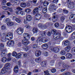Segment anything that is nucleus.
Listing matches in <instances>:
<instances>
[{
  "label": "nucleus",
  "instance_id": "44",
  "mask_svg": "<svg viewBox=\"0 0 75 75\" xmlns=\"http://www.w3.org/2000/svg\"><path fill=\"white\" fill-rule=\"evenodd\" d=\"M23 54V58H26L27 56V54L26 53L23 52L22 53Z\"/></svg>",
  "mask_w": 75,
  "mask_h": 75
},
{
  "label": "nucleus",
  "instance_id": "26",
  "mask_svg": "<svg viewBox=\"0 0 75 75\" xmlns=\"http://www.w3.org/2000/svg\"><path fill=\"white\" fill-rule=\"evenodd\" d=\"M21 57V53H18L16 54L15 58L18 59H19Z\"/></svg>",
  "mask_w": 75,
  "mask_h": 75
},
{
  "label": "nucleus",
  "instance_id": "4",
  "mask_svg": "<svg viewBox=\"0 0 75 75\" xmlns=\"http://www.w3.org/2000/svg\"><path fill=\"white\" fill-rule=\"evenodd\" d=\"M7 37H10L9 38L10 40H12V38H13V33H8L6 35V38H5V37H2L1 38V41L2 42H6V40H10L9 38H7Z\"/></svg>",
  "mask_w": 75,
  "mask_h": 75
},
{
  "label": "nucleus",
  "instance_id": "9",
  "mask_svg": "<svg viewBox=\"0 0 75 75\" xmlns=\"http://www.w3.org/2000/svg\"><path fill=\"white\" fill-rule=\"evenodd\" d=\"M15 44V42L13 40H10L7 42V45L9 47H13Z\"/></svg>",
  "mask_w": 75,
  "mask_h": 75
},
{
  "label": "nucleus",
  "instance_id": "53",
  "mask_svg": "<svg viewBox=\"0 0 75 75\" xmlns=\"http://www.w3.org/2000/svg\"><path fill=\"white\" fill-rule=\"evenodd\" d=\"M63 12L65 14H67L68 13V11L67 10H65V9H63Z\"/></svg>",
  "mask_w": 75,
  "mask_h": 75
},
{
  "label": "nucleus",
  "instance_id": "42",
  "mask_svg": "<svg viewBox=\"0 0 75 75\" xmlns=\"http://www.w3.org/2000/svg\"><path fill=\"white\" fill-rule=\"evenodd\" d=\"M47 7H45L43 9V13H47Z\"/></svg>",
  "mask_w": 75,
  "mask_h": 75
},
{
  "label": "nucleus",
  "instance_id": "58",
  "mask_svg": "<svg viewBox=\"0 0 75 75\" xmlns=\"http://www.w3.org/2000/svg\"><path fill=\"white\" fill-rule=\"evenodd\" d=\"M6 26H5L4 25H3L1 26V29L2 30H6Z\"/></svg>",
  "mask_w": 75,
  "mask_h": 75
},
{
  "label": "nucleus",
  "instance_id": "17",
  "mask_svg": "<svg viewBox=\"0 0 75 75\" xmlns=\"http://www.w3.org/2000/svg\"><path fill=\"white\" fill-rule=\"evenodd\" d=\"M41 54V51L40 50H37L35 52V56L38 57L40 56Z\"/></svg>",
  "mask_w": 75,
  "mask_h": 75
},
{
  "label": "nucleus",
  "instance_id": "57",
  "mask_svg": "<svg viewBox=\"0 0 75 75\" xmlns=\"http://www.w3.org/2000/svg\"><path fill=\"white\" fill-rule=\"evenodd\" d=\"M64 75H71V73L69 72H67L66 73H64Z\"/></svg>",
  "mask_w": 75,
  "mask_h": 75
},
{
  "label": "nucleus",
  "instance_id": "25",
  "mask_svg": "<svg viewBox=\"0 0 75 75\" xmlns=\"http://www.w3.org/2000/svg\"><path fill=\"white\" fill-rule=\"evenodd\" d=\"M63 67L64 68H65L66 69H68L69 68V66L67 65V64H64L63 65Z\"/></svg>",
  "mask_w": 75,
  "mask_h": 75
},
{
  "label": "nucleus",
  "instance_id": "2",
  "mask_svg": "<svg viewBox=\"0 0 75 75\" xmlns=\"http://www.w3.org/2000/svg\"><path fill=\"white\" fill-rule=\"evenodd\" d=\"M75 30V25L71 24V25H67L64 31L68 33H70L74 31Z\"/></svg>",
  "mask_w": 75,
  "mask_h": 75
},
{
  "label": "nucleus",
  "instance_id": "1",
  "mask_svg": "<svg viewBox=\"0 0 75 75\" xmlns=\"http://www.w3.org/2000/svg\"><path fill=\"white\" fill-rule=\"evenodd\" d=\"M23 36L25 39H23L22 42L24 45H28V44H30V42L28 41V39H27L26 38H27L28 39H30V35L27 33H25L23 34Z\"/></svg>",
  "mask_w": 75,
  "mask_h": 75
},
{
  "label": "nucleus",
  "instance_id": "33",
  "mask_svg": "<svg viewBox=\"0 0 75 75\" xmlns=\"http://www.w3.org/2000/svg\"><path fill=\"white\" fill-rule=\"evenodd\" d=\"M25 13H30L31 11V10L30 8L25 9Z\"/></svg>",
  "mask_w": 75,
  "mask_h": 75
},
{
  "label": "nucleus",
  "instance_id": "40",
  "mask_svg": "<svg viewBox=\"0 0 75 75\" xmlns=\"http://www.w3.org/2000/svg\"><path fill=\"white\" fill-rule=\"evenodd\" d=\"M71 52L72 54H75V47H73L71 49Z\"/></svg>",
  "mask_w": 75,
  "mask_h": 75
},
{
  "label": "nucleus",
  "instance_id": "15",
  "mask_svg": "<svg viewBox=\"0 0 75 75\" xmlns=\"http://www.w3.org/2000/svg\"><path fill=\"white\" fill-rule=\"evenodd\" d=\"M11 64L10 63H6L4 65V68H5V69H7V70H8L10 69V67Z\"/></svg>",
  "mask_w": 75,
  "mask_h": 75
},
{
  "label": "nucleus",
  "instance_id": "41",
  "mask_svg": "<svg viewBox=\"0 0 75 75\" xmlns=\"http://www.w3.org/2000/svg\"><path fill=\"white\" fill-rule=\"evenodd\" d=\"M54 26L56 28H58L59 27V23H56L54 24Z\"/></svg>",
  "mask_w": 75,
  "mask_h": 75
},
{
  "label": "nucleus",
  "instance_id": "52",
  "mask_svg": "<svg viewBox=\"0 0 75 75\" xmlns=\"http://www.w3.org/2000/svg\"><path fill=\"white\" fill-rule=\"evenodd\" d=\"M44 55L45 57H47V56L48 55V53L47 52H44Z\"/></svg>",
  "mask_w": 75,
  "mask_h": 75
},
{
  "label": "nucleus",
  "instance_id": "12",
  "mask_svg": "<svg viewBox=\"0 0 75 75\" xmlns=\"http://www.w3.org/2000/svg\"><path fill=\"white\" fill-rule=\"evenodd\" d=\"M17 33L19 35L22 34L23 33V29L21 28H19L17 30Z\"/></svg>",
  "mask_w": 75,
  "mask_h": 75
},
{
  "label": "nucleus",
  "instance_id": "34",
  "mask_svg": "<svg viewBox=\"0 0 75 75\" xmlns=\"http://www.w3.org/2000/svg\"><path fill=\"white\" fill-rule=\"evenodd\" d=\"M56 32H57V30L55 29H52L51 30V33L52 34H56Z\"/></svg>",
  "mask_w": 75,
  "mask_h": 75
},
{
  "label": "nucleus",
  "instance_id": "21",
  "mask_svg": "<svg viewBox=\"0 0 75 75\" xmlns=\"http://www.w3.org/2000/svg\"><path fill=\"white\" fill-rule=\"evenodd\" d=\"M66 57L67 58H69V59H72V55L71 54L68 53L66 55Z\"/></svg>",
  "mask_w": 75,
  "mask_h": 75
},
{
  "label": "nucleus",
  "instance_id": "29",
  "mask_svg": "<svg viewBox=\"0 0 75 75\" xmlns=\"http://www.w3.org/2000/svg\"><path fill=\"white\" fill-rule=\"evenodd\" d=\"M40 33L42 37H44L47 34V33L45 31L41 32Z\"/></svg>",
  "mask_w": 75,
  "mask_h": 75
},
{
  "label": "nucleus",
  "instance_id": "14",
  "mask_svg": "<svg viewBox=\"0 0 75 75\" xmlns=\"http://www.w3.org/2000/svg\"><path fill=\"white\" fill-rule=\"evenodd\" d=\"M61 33H57L55 34V35H54V38L55 39V36H57L56 37H55V38L56 40H58V39H60L61 37Z\"/></svg>",
  "mask_w": 75,
  "mask_h": 75
},
{
  "label": "nucleus",
  "instance_id": "62",
  "mask_svg": "<svg viewBox=\"0 0 75 75\" xmlns=\"http://www.w3.org/2000/svg\"><path fill=\"white\" fill-rule=\"evenodd\" d=\"M18 10L17 11L15 12V13L16 14H20V12Z\"/></svg>",
  "mask_w": 75,
  "mask_h": 75
},
{
  "label": "nucleus",
  "instance_id": "7",
  "mask_svg": "<svg viewBox=\"0 0 75 75\" xmlns=\"http://www.w3.org/2000/svg\"><path fill=\"white\" fill-rule=\"evenodd\" d=\"M49 49L51 51H53L54 52H58V51H59V49L58 48H56V47H53L51 45V44L50 43H49Z\"/></svg>",
  "mask_w": 75,
  "mask_h": 75
},
{
  "label": "nucleus",
  "instance_id": "16",
  "mask_svg": "<svg viewBox=\"0 0 75 75\" xmlns=\"http://www.w3.org/2000/svg\"><path fill=\"white\" fill-rule=\"evenodd\" d=\"M8 70H7L4 67L1 70V73L3 74H4L6 73H8Z\"/></svg>",
  "mask_w": 75,
  "mask_h": 75
},
{
  "label": "nucleus",
  "instance_id": "31",
  "mask_svg": "<svg viewBox=\"0 0 75 75\" xmlns=\"http://www.w3.org/2000/svg\"><path fill=\"white\" fill-rule=\"evenodd\" d=\"M35 61L36 62L39 63L41 61V59L40 58H36L35 59Z\"/></svg>",
  "mask_w": 75,
  "mask_h": 75
},
{
  "label": "nucleus",
  "instance_id": "3",
  "mask_svg": "<svg viewBox=\"0 0 75 75\" xmlns=\"http://www.w3.org/2000/svg\"><path fill=\"white\" fill-rule=\"evenodd\" d=\"M39 8H36L34 9L33 11L34 14H36L35 18L36 20H39L41 19V15L39 13Z\"/></svg>",
  "mask_w": 75,
  "mask_h": 75
},
{
  "label": "nucleus",
  "instance_id": "47",
  "mask_svg": "<svg viewBox=\"0 0 75 75\" xmlns=\"http://www.w3.org/2000/svg\"><path fill=\"white\" fill-rule=\"evenodd\" d=\"M20 14H21L22 16H24L25 15V13L24 11H21L20 12Z\"/></svg>",
  "mask_w": 75,
  "mask_h": 75
},
{
  "label": "nucleus",
  "instance_id": "56",
  "mask_svg": "<svg viewBox=\"0 0 75 75\" xmlns=\"http://www.w3.org/2000/svg\"><path fill=\"white\" fill-rule=\"evenodd\" d=\"M10 19L8 18H7L5 20V22H6L7 23H10Z\"/></svg>",
  "mask_w": 75,
  "mask_h": 75
},
{
  "label": "nucleus",
  "instance_id": "49",
  "mask_svg": "<svg viewBox=\"0 0 75 75\" xmlns=\"http://www.w3.org/2000/svg\"><path fill=\"white\" fill-rule=\"evenodd\" d=\"M60 53L61 55H65V52L64 50H63L60 52Z\"/></svg>",
  "mask_w": 75,
  "mask_h": 75
},
{
  "label": "nucleus",
  "instance_id": "20",
  "mask_svg": "<svg viewBox=\"0 0 75 75\" xmlns=\"http://www.w3.org/2000/svg\"><path fill=\"white\" fill-rule=\"evenodd\" d=\"M71 37L70 38L71 40H74L75 39V32H73L71 34Z\"/></svg>",
  "mask_w": 75,
  "mask_h": 75
},
{
  "label": "nucleus",
  "instance_id": "39",
  "mask_svg": "<svg viewBox=\"0 0 75 75\" xmlns=\"http://www.w3.org/2000/svg\"><path fill=\"white\" fill-rule=\"evenodd\" d=\"M23 48L24 51H28L29 49H28V47H24V46H23Z\"/></svg>",
  "mask_w": 75,
  "mask_h": 75
},
{
  "label": "nucleus",
  "instance_id": "5",
  "mask_svg": "<svg viewBox=\"0 0 75 75\" xmlns=\"http://www.w3.org/2000/svg\"><path fill=\"white\" fill-rule=\"evenodd\" d=\"M37 41V42H42L45 43V42H47V39H46V38L44 37H42L41 36L38 39Z\"/></svg>",
  "mask_w": 75,
  "mask_h": 75
},
{
  "label": "nucleus",
  "instance_id": "50",
  "mask_svg": "<svg viewBox=\"0 0 75 75\" xmlns=\"http://www.w3.org/2000/svg\"><path fill=\"white\" fill-rule=\"evenodd\" d=\"M56 69H52L51 70V72H52V73H55V72L56 71Z\"/></svg>",
  "mask_w": 75,
  "mask_h": 75
},
{
  "label": "nucleus",
  "instance_id": "63",
  "mask_svg": "<svg viewBox=\"0 0 75 75\" xmlns=\"http://www.w3.org/2000/svg\"><path fill=\"white\" fill-rule=\"evenodd\" d=\"M6 1L5 0H4L2 3L4 5L6 4Z\"/></svg>",
  "mask_w": 75,
  "mask_h": 75
},
{
  "label": "nucleus",
  "instance_id": "36",
  "mask_svg": "<svg viewBox=\"0 0 75 75\" xmlns=\"http://www.w3.org/2000/svg\"><path fill=\"white\" fill-rule=\"evenodd\" d=\"M38 25L39 28H43V27L45 28V27L46 26H44L42 25V24L40 23Z\"/></svg>",
  "mask_w": 75,
  "mask_h": 75
},
{
  "label": "nucleus",
  "instance_id": "22",
  "mask_svg": "<svg viewBox=\"0 0 75 75\" xmlns=\"http://www.w3.org/2000/svg\"><path fill=\"white\" fill-rule=\"evenodd\" d=\"M26 4L24 2L20 4V6L22 8H25L26 7Z\"/></svg>",
  "mask_w": 75,
  "mask_h": 75
},
{
  "label": "nucleus",
  "instance_id": "24",
  "mask_svg": "<svg viewBox=\"0 0 75 75\" xmlns=\"http://www.w3.org/2000/svg\"><path fill=\"white\" fill-rule=\"evenodd\" d=\"M1 61L2 62L5 63L7 61V58L4 57L2 58L1 59Z\"/></svg>",
  "mask_w": 75,
  "mask_h": 75
},
{
  "label": "nucleus",
  "instance_id": "11",
  "mask_svg": "<svg viewBox=\"0 0 75 75\" xmlns=\"http://www.w3.org/2000/svg\"><path fill=\"white\" fill-rule=\"evenodd\" d=\"M69 19L70 20L73 21V23H75V14H73L71 15L69 17Z\"/></svg>",
  "mask_w": 75,
  "mask_h": 75
},
{
  "label": "nucleus",
  "instance_id": "64",
  "mask_svg": "<svg viewBox=\"0 0 75 75\" xmlns=\"http://www.w3.org/2000/svg\"><path fill=\"white\" fill-rule=\"evenodd\" d=\"M58 1V0H54L53 1V3H57Z\"/></svg>",
  "mask_w": 75,
  "mask_h": 75
},
{
  "label": "nucleus",
  "instance_id": "10",
  "mask_svg": "<svg viewBox=\"0 0 75 75\" xmlns=\"http://www.w3.org/2000/svg\"><path fill=\"white\" fill-rule=\"evenodd\" d=\"M56 13H54L52 15L53 17H52V21L53 22H57L58 20V19L57 18V15H56Z\"/></svg>",
  "mask_w": 75,
  "mask_h": 75
},
{
  "label": "nucleus",
  "instance_id": "30",
  "mask_svg": "<svg viewBox=\"0 0 75 75\" xmlns=\"http://www.w3.org/2000/svg\"><path fill=\"white\" fill-rule=\"evenodd\" d=\"M41 65L42 67H45L46 66V62H42Z\"/></svg>",
  "mask_w": 75,
  "mask_h": 75
},
{
  "label": "nucleus",
  "instance_id": "46",
  "mask_svg": "<svg viewBox=\"0 0 75 75\" xmlns=\"http://www.w3.org/2000/svg\"><path fill=\"white\" fill-rule=\"evenodd\" d=\"M44 3L43 5L44 6H45V7L47 6L48 5V4H49V3H48V2H45Z\"/></svg>",
  "mask_w": 75,
  "mask_h": 75
},
{
  "label": "nucleus",
  "instance_id": "38",
  "mask_svg": "<svg viewBox=\"0 0 75 75\" xmlns=\"http://www.w3.org/2000/svg\"><path fill=\"white\" fill-rule=\"evenodd\" d=\"M21 19L18 18H17L16 19V21L18 23H21Z\"/></svg>",
  "mask_w": 75,
  "mask_h": 75
},
{
  "label": "nucleus",
  "instance_id": "43",
  "mask_svg": "<svg viewBox=\"0 0 75 75\" xmlns=\"http://www.w3.org/2000/svg\"><path fill=\"white\" fill-rule=\"evenodd\" d=\"M17 54V52H12V55L13 57H16Z\"/></svg>",
  "mask_w": 75,
  "mask_h": 75
},
{
  "label": "nucleus",
  "instance_id": "13",
  "mask_svg": "<svg viewBox=\"0 0 75 75\" xmlns=\"http://www.w3.org/2000/svg\"><path fill=\"white\" fill-rule=\"evenodd\" d=\"M64 20L65 18L64 17H62L60 19L61 21L62 22V23L60 24V26L61 27H65L64 23H63Z\"/></svg>",
  "mask_w": 75,
  "mask_h": 75
},
{
  "label": "nucleus",
  "instance_id": "59",
  "mask_svg": "<svg viewBox=\"0 0 75 75\" xmlns=\"http://www.w3.org/2000/svg\"><path fill=\"white\" fill-rule=\"evenodd\" d=\"M37 2V0H33V1H32L30 3L32 4V3H35Z\"/></svg>",
  "mask_w": 75,
  "mask_h": 75
},
{
  "label": "nucleus",
  "instance_id": "54",
  "mask_svg": "<svg viewBox=\"0 0 75 75\" xmlns=\"http://www.w3.org/2000/svg\"><path fill=\"white\" fill-rule=\"evenodd\" d=\"M16 9L19 11H21L23 10V9L20 7H18Z\"/></svg>",
  "mask_w": 75,
  "mask_h": 75
},
{
  "label": "nucleus",
  "instance_id": "8",
  "mask_svg": "<svg viewBox=\"0 0 75 75\" xmlns=\"http://www.w3.org/2000/svg\"><path fill=\"white\" fill-rule=\"evenodd\" d=\"M56 6L55 5H50L48 8V10L50 11V13H52V11H54L53 10H56Z\"/></svg>",
  "mask_w": 75,
  "mask_h": 75
},
{
  "label": "nucleus",
  "instance_id": "37",
  "mask_svg": "<svg viewBox=\"0 0 75 75\" xmlns=\"http://www.w3.org/2000/svg\"><path fill=\"white\" fill-rule=\"evenodd\" d=\"M33 32L34 33H37L38 32V29L36 28H34L33 30Z\"/></svg>",
  "mask_w": 75,
  "mask_h": 75
},
{
  "label": "nucleus",
  "instance_id": "51",
  "mask_svg": "<svg viewBox=\"0 0 75 75\" xmlns=\"http://www.w3.org/2000/svg\"><path fill=\"white\" fill-rule=\"evenodd\" d=\"M38 47V45L37 44H35L33 45L32 47V48H33V49H35V48H36V47Z\"/></svg>",
  "mask_w": 75,
  "mask_h": 75
},
{
  "label": "nucleus",
  "instance_id": "23",
  "mask_svg": "<svg viewBox=\"0 0 75 75\" xmlns=\"http://www.w3.org/2000/svg\"><path fill=\"white\" fill-rule=\"evenodd\" d=\"M71 50V46H67L65 48V50L66 52H68Z\"/></svg>",
  "mask_w": 75,
  "mask_h": 75
},
{
  "label": "nucleus",
  "instance_id": "18",
  "mask_svg": "<svg viewBox=\"0 0 75 75\" xmlns=\"http://www.w3.org/2000/svg\"><path fill=\"white\" fill-rule=\"evenodd\" d=\"M32 19V17L30 15H28L26 17V20L28 21H31Z\"/></svg>",
  "mask_w": 75,
  "mask_h": 75
},
{
  "label": "nucleus",
  "instance_id": "48",
  "mask_svg": "<svg viewBox=\"0 0 75 75\" xmlns=\"http://www.w3.org/2000/svg\"><path fill=\"white\" fill-rule=\"evenodd\" d=\"M3 9H4V10H8L9 9V8L7 6H3L2 7Z\"/></svg>",
  "mask_w": 75,
  "mask_h": 75
},
{
  "label": "nucleus",
  "instance_id": "32",
  "mask_svg": "<svg viewBox=\"0 0 75 75\" xmlns=\"http://www.w3.org/2000/svg\"><path fill=\"white\" fill-rule=\"evenodd\" d=\"M7 24L8 26H11V25H13L14 23L13 22H10L9 23H7Z\"/></svg>",
  "mask_w": 75,
  "mask_h": 75
},
{
  "label": "nucleus",
  "instance_id": "61",
  "mask_svg": "<svg viewBox=\"0 0 75 75\" xmlns=\"http://www.w3.org/2000/svg\"><path fill=\"white\" fill-rule=\"evenodd\" d=\"M17 18H16V16H13V20L14 21H16V19H17Z\"/></svg>",
  "mask_w": 75,
  "mask_h": 75
},
{
  "label": "nucleus",
  "instance_id": "28",
  "mask_svg": "<svg viewBox=\"0 0 75 75\" xmlns=\"http://www.w3.org/2000/svg\"><path fill=\"white\" fill-rule=\"evenodd\" d=\"M64 45L65 46H67V45H69V41L68 40L66 41L64 43Z\"/></svg>",
  "mask_w": 75,
  "mask_h": 75
},
{
  "label": "nucleus",
  "instance_id": "27",
  "mask_svg": "<svg viewBox=\"0 0 75 75\" xmlns=\"http://www.w3.org/2000/svg\"><path fill=\"white\" fill-rule=\"evenodd\" d=\"M48 47V45H47V44H44L42 46L43 49H44V50H46L47 49Z\"/></svg>",
  "mask_w": 75,
  "mask_h": 75
},
{
  "label": "nucleus",
  "instance_id": "6",
  "mask_svg": "<svg viewBox=\"0 0 75 75\" xmlns=\"http://www.w3.org/2000/svg\"><path fill=\"white\" fill-rule=\"evenodd\" d=\"M4 48V45L3 44H0V51H1V57H3L5 55V51L4 50H3Z\"/></svg>",
  "mask_w": 75,
  "mask_h": 75
},
{
  "label": "nucleus",
  "instance_id": "60",
  "mask_svg": "<svg viewBox=\"0 0 75 75\" xmlns=\"http://www.w3.org/2000/svg\"><path fill=\"white\" fill-rule=\"evenodd\" d=\"M11 58L10 57H9L7 59H6V60L7 61H11Z\"/></svg>",
  "mask_w": 75,
  "mask_h": 75
},
{
  "label": "nucleus",
  "instance_id": "45",
  "mask_svg": "<svg viewBox=\"0 0 75 75\" xmlns=\"http://www.w3.org/2000/svg\"><path fill=\"white\" fill-rule=\"evenodd\" d=\"M25 27L27 29H30L31 26L30 25L27 24L25 26Z\"/></svg>",
  "mask_w": 75,
  "mask_h": 75
},
{
  "label": "nucleus",
  "instance_id": "55",
  "mask_svg": "<svg viewBox=\"0 0 75 75\" xmlns=\"http://www.w3.org/2000/svg\"><path fill=\"white\" fill-rule=\"evenodd\" d=\"M45 73V75H48L49 74V73L48 72V71L47 70L46 71H45L44 72Z\"/></svg>",
  "mask_w": 75,
  "mask_h": 75
},
{
  "label": "nucleus",
  "instance_id": "19",
  "mask_svg": "<svg viewBox=\"0 0 75 75\" xmlns=\"http://www.w3.org/2000/svg\"><path fill=\"white\" fill-rule=\"evenodd\" d=\"M15 73H17L18 71V66L17 65L13 69Z\"/></svg>",
  "mask_w": 75,
  "mask_h": 75
},
{
  "label": "nucleus",
  "instance_id": "35",
  "mask_svg": "<svg viewBox=\"0 0 75 75\" xmlns=\"http://www.w3.org/2000/svg\"><path fill=\"white\" fill-rule=\"evenodd\" d=\"M10 1L12 2H14L15 3V4H16L18 2V1L19 0H10Z\"/></svg>",
  "mask_w": 75,
  "mask_h": 75
}]
</instances>
